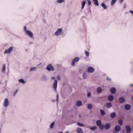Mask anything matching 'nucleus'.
Returning a JSON list of instances; mask_svg holds the SVG:
<instances>
[{
  "label": "nucleus",
  "mask_w": 133,
  "mask_h": 133,
  "mask_svg": "<svg viewBox=\"0 0 133 133\" xmlns=\"http://www.w3.org/2000/svg\"><path fill=\"white\" fill-rule=\"evenodd\" d=\"M24 31L26 34L30 37H33V34L30 31L27 30L26 28H24Z\"/></svg>",
  "instance_id": "1"
},
{
  "label": "nucleus",
  "mask_w": 133,
  "mask_h": 133,
  "mask_svg": "<svg viewBox=\"0 0 133 133\" xmlns=\"http://www.w3.org/2000/svg\"><path fill=\"white\" fill-rule=\"evenodd\" d=\"M125 129L127 133H130L131 132V127L129 125H127L126 126Z\"/></svg>",
  "instance_id": "2"
},
{
  "label": "nucleus",
  "mask_w": 133,
  "mask_h": 133,
  "mask_svg": "<svg viewBox=\"0 0 133 133\" xmlns=\"http://www.w3.org/2000/svg\"><path fill=\"white\" fill-rule=\"evenodd\" d=\"M57 84V81L56 79H55L53 85V88L54 89V90L55 92H56V91Z\"/></svg>",
  "instance_id": "3"
},
{
  "label": "nucleus",
  "mask_w": 133,
  "mask_h": 133,
  "mask_svg": "<svg viewBox=\"0 0 133 133\" xmlns=\"http://www.w3.org/2000/svg\"><path fill=\"white\" fill-rule=\"evenodd\" d=\"M46 69L49 71L50 70L53 71L54 68L51 64H49L47 66Z\"/></svg>",
  "instance_id": "4"
},
{
  "label": "nucleus",
  "mask_w": 133,
  "mask_h": 133,
  "mask_svg": "<svg viewBox=\"0 0 133 133\" xmlns=\"http://www.w3.org/2000/svg\"><path fill=\"white\" fill-rule=\"evenodd\" d=\"M62 31V29H58L55 32V34L57 36L59 35Z\"/></svg>",
  "instance_id": "5"
},
{
  "label": "nucleus",
  "mask_w": 133,
  "mask_h": 133,
  "mask_svg": "<svg viewBox=\"0 0 133 133\" xmlns=\"http://www.w3.org/2000/svg\"><path fill=\"white\" fill-rule=\"evenodd\" d=\"M13 50L12 47H10L9 49L6 50L4 52L5 54H10Z\"/></svg>",
  "instance_id": "6"
},
{
  "label": "nucleus",
  "mask_w": 133,
  "mask_h": 133,
  "mask_svg": "<svg viewBox=\"0 0 133 133\" xmlns=\"http://www.w3.org/2000/svg\"><path fill=\"white\" fill-rule=\"evenodd\" d=\"M94 71V68L92 67H89L88 68V71L89 73H92Z\"/></svg>",
  "instance_id": "7"
},
{
  "label": "nucleus",
  "mask_w": 133,
  "mask_h": 133,
  "mask_svg": "<svg viewBox=\"0 0 133 133\" xmlns=\"http://www.w3.org/2000/svg\"><path fill=\"white\" fill-rule=\"evenodd\" d=\"M9 104V101L8 99L6 98L4 99L3 103V105L4 107H7Z\"/></svg>",
  "instance_id": "8"
},
{
  "label": "nucleus",
  "mask_w": 133,
  "mask_h": 133,
  "mask_svg": "<svg viewBox=\"0 0 133 133\" xmlns=\"http://www.w3.org/2000/svg\"><path fill=\"white\" fill-rule=\"evenodd\" d=\"M79 60V58L78 57H76L73 60L72 62L71 65L72 66H74V65L75 62H78Z\"/></svg>",
  "instance_id": "9"
},
{
  "label": "nucleus",
  "mask_w": 133,
  "mask_h": 133,
  "mask_svg": "<svg viewBox=\"0 0 133 133\" xmlns=\"http://www.w3.org/2000/svg\"><path fill=\"white\" fill-rule=\"evenodd\" d=\"M111 125L109 123H107L105 125L104 128L107 129H109L111 127Z\"/></svg>",
  "instance_id": "10"
},
{
  "label": "nucleus",
  "mask_w": 133,
  "mask_h": 133,
  "mask_svg": "<svg viewBox=\"0 0 133 133\" xmlns=\"http://www.w3.org/2000/svg\"><path fill=\"white\" fill-rule=\"evenodd\" d=\"M124 108L126 110H129L131 108V106L129 104H126L124 106Z\"/></svg>",
  "instance_id": "11"
},
{
  "label": "nucleus",
  "mask_w": 133,
  "mask_h": 133,
  "mask_svg": "<svg viewBox=\"0 0 133 133\" xmlns=\"http://www.w3.org/2000/svg\"><path fill=\"white\" fill-rule=\"evenodd\" d=\"M121 129L120 127L118 125H117L115 127V131L117 132H118Z\"/></svg>",
  "instance_id": "12"
},
{
  "label": "nucleus",
  "mask_w": 133,
  "mask_h": 133,
  "mask_svg": "<svg viewBox=\"0 0 133 133\" xmlns=\"http://www.w3.org/2000/svg\"><path fill=\"white\" fill-rule=\"evenodd\" d=\"M76 132L77 133H84L83 130L80 128H78L77 129Z\"/></svg>",
  "instance_id": "13"
},
{
  "label": "nucleus",
  "mask_w": 133,
  "mask_h": 133,
  "mask_svg": "<svg viewBox=\"0 0 133 133\" xmlns=\"http://www.w3.org/2000/svg\"><path fill=\"white\" fill-rule=\"evenodd\" d=\"M96 90L98 94H100L102 91V89L101 88L99 87L97 88Z\"/></svg>",
  "instance_id": "14"
},
{
  "label": "nucleus",
  "mask_w": 133,
  "mask_h": 133,
  "mask_svg": "<svg viewBox=\"0 0 133 133\" xmlns=\"http://www.w3.org/2000/svg\"><path fill=\"white\" fill-rule=\"evenodd\" d=\"M119 102L120 103H122L124 101V99L123 97H121L119 98Z\"/></svg>",
  "instance_id": "15"
},
{
  "label": "nucleus",
  "mask_w": 133,
  "mask_h": 133,
  "mask_svg": "<svg viewBox=\"0 0 133 133\" xmlns=\"http://www.w3.org/2000/svg\"><path fill=\"white\" fill-rule=\"evenodd\" d=\"M88 127L91 130H96L97 128V127L96 126L92 127L89 126Z\"/></svg>",
  "instance_id": "16"
},
{
  "label": "nucleus",
  "mask_w": 133,
  "mask_h": 133,
  "mask_svg": "<svg viewBox=\"0 0 133 133\" xmlns=\"http://www.w3.org/2000/svg\"><path fill=\"white\" fill-rule=\"evenodd\" d=\"M111 92L112 94H115L116 92V89L114 87L111 88Z\"/></svg>",
  "instance_id": "17"
},
{
  "label": "nucleus",
  "mask_w": 133,
  "mask_h": 133,
  "mask_svg": "<svg viewBox=\"0 0 133 133\" xmlns=\"http://www.w3.org/2000/svg\"><path fill=\"white\" fill-rule=\"evenodd\" d=\"M82 102L80 101H78L76 103V105L78 107H80L82 105Z\"/></svg>",
  "instance_id": "18"
},
{
  "label": "nucleus",
  "mask_w": 133,
  "mask_h": 133,
  "mask_svg": "<svg viewBox=\"0 0 133 133\" xmlns=\"http://www.w3.org/2000/svg\"><path fill=\"white\" fill-rule=\"evenodd\" d=\"M100 112L101 115L102 116H103L105 115V113L103 110L102 109L101 110Z\"/></svg>",
  "instance_id": "19"
},
{
  "label": "nucleus",
  "mask_w": 133,
  "mask_h": 133,
  "mask_svg": "<svg viewBox=\"0 0 133 133\" xmlns=\"http://www.w3.org/2000/svg\"><path fill=\"white\" fill-rule=\"evenodd\" d=\"M102 124V122L101 120H98L96 121V124L98 126H101Z\"/></svg>",
  "instance_id": "20"
},
{
  "label": "nucleus",
  "mask_w": 133,
  "mask_h": 133,
  "mask_svg": "<svg viewBox=\"0 0 133 133\" xmlns=\"http://www.w3.org/2000/svg\"><path fill=\"white\" fill-rule=\"evenodd\" d=\"M108 99L110 101H112L114 99L113 96L112 95H110L108 97Z\"/></svg>",
  "instance_id": "21"
},
{
  "label": "nucleus",
  "mask_w": 133,
  "mask_h": 133,
  "mask_svg": "<svg viewBox=\"0 0 133 133\" xmlns=\"http://www.w3.org/2000/svg\"><path fill=\"white\" fill-rule=\"evenodd\" d=\"M87 96L89 98H90L92 96V94L89 91L87 92Z\"/></svg>",
  "instance_id": "22"
},
{
  "label": "nucleus",
  "mask_w": 133,
  "mask_h": 133,
  "mask_svg": "<svg viewBox=\"0 0 133 133\" xmlns=\"http://www.w3.org/2000/svg\"><path fill=\"white\" fill-rule=\"evenodd\" d=\"M94 2V4L97 6L99 5V3L97 0H93Z\"/></svg>",
  "instance_id": "23"
},
{
  "label": "nucleus",
  "mask_w": 133,
  "mask_h": 133,
  "mask_svg": "<svg viewBox=\"0 0 133 133\" xmlns=\"http://www.w3.org/2000/svg\"><path fill=\"white\" fill-rule=\"evenodd\" d=\"M116 116V114L114 112L111 113L110 114V117L112 118H114Z\"/></svg>",
  "instance_id": "24"
},
{
  "label": "nucleus",
  "mask_w": 133,
  "mask_h": 133,
  "mask_svg": "<svg viewBox=\"0 0 133 133\" xmlns=\"http://www.w3.org/2000/svg\"><path fill=\"white\" fill-rule=\"evenodd\" d=\"M101 6L104 9H106L107 8L106 5L104 3H103L101 4Z\"/></svg>",
  "instance_id": "25"
},
{
  "label": "nucleus",
  "mask_w": 133,
  "mask_h": 133,
  "mask_svg": "<svg viewBox=\"0 0 133 133\" xmlns=\"http://www.w3.org/2000/svg\"><path fill=\"white\" fill-rule=\"evenodd\" d=\"M87 107L89 109H91L92 108V105L91 104H89L87 105Z\"/></svg>",
  "instance_id": "26"
},
{
  "label": "nucleus",
  "mask_w": 133,
  "mask_h": 133,
  "mask_svg": "<svg viewBox=\"0 0 133 133\" xmlns=\"http://www.w3.org/2000/svg\"><path fill=\"white\" fill-rule=\"evenodd\" d=\"M85 3H86V2H85V1H84L83 2H82V9H83L84 8Z\"/></svg>",
  "instance_id": "27"
},
{
  "label": "nucleus",
  "mask_w": 133,
  "mask_h": 133,
  "mask_svg": "<svg viewBox=\"0 0 133 133\" xmlns=\"http://www.w3.org/2000/svg\"><path fill=\"white\" fill-rule=\"evenodd\" d=\"M111 104L110 103H108L106 105V107L107 108H110L112 107Z\"/></svg>",
  "instance_id": "28"
},
{
  "label": "nucleus",
  "mask_w": 133,
  "mask_h": 133,
  "mask_svg": "<svg viewBox=\"0 0 133 133\" xmlns=\"http://www.w3.org/2000/svg\"><path fill=\"white\" fill-rule=\"evenodd\" d=\"M37 69V67H34L31 68L30 69V71H33L36 70Z\"/></svg>",
  "instance_id": "29"
},
{
  "label": "nucleus",
  "mask_w": 133,
  "mask_h": 133,
  "mask_svg": "<svg viewBox=\"0 0 133 133\" xmlns=\"http://www.w3.org/2000/svg\"><path fill=\"white\" fill-rule=\"evenodd\" d=\"M5 64H4L3 65V69H2V72L4 73H5Z\"/></svg>",
  "instance_id": "30"
},
{
  "label": "nucleus",
  "mask_w": 133,
  "mask_h": 133,
  "mask_svg": "<svg viewBox=\"0 0 133 133\" xmlns=\"http://www.w3.org/2000/svg\"><path fill=\"white\" fill-rule=\"evenodd\" d=\"M55 125V123L54 122L52 123L50 125V127L51 128H53Z\"/></svg>",
  "instance_id": "31"
},
{
  "label": "nucleus",
  "mask_w": 133,
  "mask_h": 133,
  "mask_svg": "<svg viewBox=\"0 0 133 133\" xmlns=\"http://www.w3.org/2000/svg\"><path fill=\"white\" fill-rule=\"evenodd\" d=\"M19 81L20 82L22 83L23 84H24L25 83V81L23 79H20L19 80Z\"/></svg>",
  "instance_id": "32"
},
{
  "label": "nucleus",
  "mask_w": 133,
  "mask_h": 133,
  "mask_svg": "<svg viewBox=\"0 0 133 133\" xmlns=\"http://www.w3.org/2000/svg\"><path fill=\"white\" fill-rule=\"evenodd\" d=\"M77 124L79 125L80 127H83L84 126V124L79 122L77 123Z\"/></svg>",
  "instance_id": "33"
},
{
  "label": "nucleus",
  "mask_w": 133,
  "mask_h": 133,
  "mask_svg": "<svg viewBox=\"0 0 133 133\" xmlns=\"http://www.w3.org/2000/svg\"><path fill=\"white\" fill-rule=\"evenodd\" d=\"M117 0H112L111 2V5L114 4L116 1Z\"/></svg>",
  "instance_id": "34"
},
{
  "label": "nucleus",
  "mask_w": 133,
  "mask_h": 133,
  "mask_svg": "<svg viewBox=\"0 0 133 133\" xmlns=\"http://www.w3.org/2000/svg\"><path fill=\"white\" fill-rule=\"evenodd\" d=\"M64 1V0H57V3H61Z\"/></svg>",
  "instance_id": "35"
},
{
  "label": "nucleus",
  "mask_w": 133,
  "mask_h": 133,
  "mask_svg": "<svg viewBox=\"0 0 133 133\" xmlns=\"http://www.w3.org/2000/svg\"><path fill=\"white\" fill-rule=\"evenodd\" d=\"M119 124L121 125L123 124V121L121 120H120L118 121Z\"/></svg>",
  "instance_id": "36"
},
{
  "label": "nucleus",
  "mask_w": 133,
  "mask_h": 133,
  "mask_svg": "<svg viewBox=\"0 0 133 133\" xmlns=\"http://www.w3.org/2000/svg\"><path fill=\"white\" fill-rule=\"evenodd\" d=\"M88 2V4L89 5H90L91 4V2L90 0H87Z\"/></svg>",
  "instance_id": "37"
},
{
  "label": "nucleus",
  "mask_w": 133,
  "mask_h": 133,
  "mask_svg": "<svg viewBox=\"0 0 133 133\" xmlns=\"http://www.w3.org/2000/svg\"><path fill=\"white\" fill-rule=\"evenodd\" d=\"M101 127H100V128L101 129H104V128H104V127H105V125H101V126H100Z\"/></svg>",
  "instance_id": "38"
},
{
  "label": "nucleus",
  "mask_w": 133,
  "mask_h": 133,
  "mask_svg": "<svg viewBox=\"0 0 133 133\" xmlns=\"http://www.w3.org/2000/svg\"><path fill=\"white\" fill-rule=\"evenodd\" d=\"M85 55H86L89 56V53L88 52L86 51L85 52Z\"/></svg>",
  "instance_id": "39"
},
{
  "label": "nucleus",
  "mask_w": 133,
  "mask_h": 133,
  "mask_svg": "<svg viewBox=\"0 0 133 133\" xmlns=\"http://www.w3.org/2000/svg\"><path fill=\"white\" fill-rule=\"evenodd\" d=\"M18 91L17 90L15 91L14 93V95H15L17 92Z\"/></svg>",
  "instance_id": "40"
},
{
  "label": "nucleus",
  "mask_w": 133,
  "mask_h": 133,
  "mask_svg": "<svg viewBox=\"0 0 133 133\" xmlns=\"http://www.w3.org/2000/svg\"><path fill=\"white\" fill-rule=\"evenodd\" d=\"M57 78L58 80H60V79L61 77L59 76H58L57 77Z\"/></svg>",
  "instance_id": "41"
},
{
  "label": "nucleus",
  "mask_w": 133,
  "mask_h": 133,
  "mask_svg": "<svg viewBox=\"0 0 133 133\" xmlns=\"http://www.w3.org/2000/svg\"><path fill=\"white\" fill-rule=\"evenodd\" d=\"M56 97H57L56 100H57V101L58 100V95H57Z\"/></svg>",
  "instance_id": "42"
},
{
  "label": "nucleus",
  "mask_w": 133,
  "mask_h": 133,
  "mask_svg": "<svg viewBox=\"0 0 133 133\" xmlns=\"http://www.w3.org/2000/svg\"><path fill=\"white\" fill-rule=\"evenodd\" d=\"M130 12L131 14H133V11H132V10H130Z\"/></svg>",
  "instance_id": "43"
},
{
  "label": "nucleus",
  "mask_w": 133,
  "mask_h": 133,
  "mask_svg": "<svg viewBox=\"0 0 133 133\" xmlns=\"http://www.w3.org/2000/svg\"><path fill=\"white\" fill-rule=\"evenodd\" d=\"M107 79L108 80H111V79L109 78L108 77H107Z\"/></svg>",
  "instance_id": "44"
},
{
  "label": "nucleus",
  "mask_w": 133,
  "mask_h": 133,
  "mask_svg": "<svg viewBox=\"0 0 133 133\" xmlns=\"http://www.w3.org/2000/svg\"><path fill=\"white\" fill-rule=\"evenodd\" d=\"M124 0H120V2L121 3H122Z\"/></svg>",
  "instance_id": "45"
},
{
  "label": "nucleus",
  "mask_w": 133,
  "mask_h": 133,
  "mask_svg": "<svg viewBox=\"0 0 133 133\" xmlns=\"http://www.w3.org/2000/svg\"><path fill=\"white\" fill-rule=\"evenodd\" d=\"M51 79H52V80H54V77H52V78H51Z\"/></svg>",
  "instance_id": "46"
},
{
  "label": "nucleus",
  "mask_w": 133,
  "mask_h": 133,
  "mask_svg": "<svg viewBox=\"0 0 133 133\" xmlns=\"http://www.w3.org/2000/svg\"><path fill=\"white\" fill-rule=\"evenodd\" d=\"M64 133H69V132L68 131H67Z\"/></svg>",
  "instance_id": "47"
},
{
  "label": "nucleus",
  "mask_w": 133,
  "mask_h": 133,
  "mask_svg": "<svg viewBox=\"0 0 133 133\" xmlns=\"http://www.w3.org/2000/svg\"><path fill=\"white\" fill-rule=\"evenodd\" d=\"M130 86L131 87H133V84H131V85H130Z\"/></svg>",
  "instance_id": "48"
},
{
  "label": "nucleus",
  "mask_w": 133,
  "mask_h": 133,
  "mask_svg": "<svg viewBox=\"0 0 133 133\" xmlns=\"http://www.w3.org/2000/svg\"><path fill=\"white\" fill-rule=\"evenodd\" d=\"M81 115H79V117H81Z\"/></svg>",
  "instance_id": "49"
},
{
  "label": "nucleus",
  "mask_w": 133,
  "mask_h": 133,
  "mask_svg": "<svg viewBox=\"0 0 133 133\" xmlns=\"http://www.w3.org/2000/svg\"><path fill=\"white\" fill-rule=\"evenodd\" d=\"M59 133H63V132H59Z\"/></svg>",
  "instance_id": "50"
},
{
  "label": "nucleus",
  "mask_w": 133,
  "mask_h": 133,
  "mask_svg": "<svg viewBox=\"0 0 133 133\" xmlns=\"http://www.w3.org/2000/svg\"><path fill=\"white\" fill-rule=\"evenodd\" d=\"M132 100L133 101V96L132 97Z\"/></svg>",
  "instance_id": "51"
},
{
  "label": "nucleus",
  "mask_w": 133,
  "mask_h": 133,
  "mask_svg": "<svg viewBox=\"0 0 133 133\" xmlns=\"http://www.w3.org/2000/svg\"><path fill=\"white\" fill-rule=\"evenodd\" d=\"M41 64H39L37 66H38V65H40Z\"/></svg>",
  "instance_id": "52"
}]
</instances>
